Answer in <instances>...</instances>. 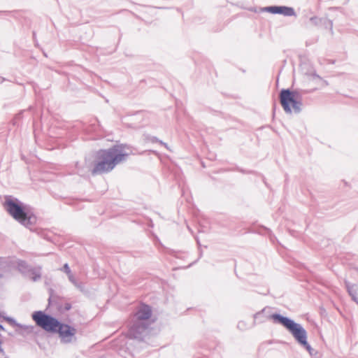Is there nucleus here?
<instances>
[{"label": "nucleus", "mask_w": 358, "mask_h": 358, "mask_svg": "<svg viewBox=\"0 0 358 358\" xmlns=\"http://www.w3.org/2000/svg\"><path fill=\"white\" fill-rule=\"evenodd\" d=\"M5 320L7 321L10 325L13 327H21V324L17 323L15 319L10 317H5Z\"/></svg>", "instance_id": "19"}, {"label": "nucleus", "mask_w": 358, "mask_h": 358, "mask_svg": "<svg viewBox=\"0 0 358 358\" xmlns=\"http://www.w3.org/2000/svg\"><path fill=\"white\" fill-rule=\"evenodd\" d=\"M1 277H2V275H1V274H0V278H1Z\"/></svg>", "instance_id": "34"}, {"label": "nucleus", "mask_w": 358, "mask_h": 358, "mask_svg": "<svg viewBox=\"0 0 358 358\" xmlns=\"http://www.w3.org/2000/svg\"><path fill=\"white\" fill-rule=\"evenodd\" d=\"M345 288L347 289L348 293L350 296L352 300L355 301L358 305V288L356 284H352L348 282V280L344 281Z\"/></svg>", "instance_id": "9"}, {"label": "nucleus", "mask_w": 358, "mask_h": 358, "mask_svg": "<svg viewBox=\"0 0 358 358\" xmlns=\"http://www.w3.org/2000/svg\"><path fill=\"white\" fill-rule=\"evenodd\" d=\"M268 317L272 319L273 323L284 327L301 346L308 345L307 332L300 324L295 322L291 318L283 316L280 313L269 315Z\"/></svg>", "instance_id": "4"}, {"label": "nucleus", "mask_w": 358, "mask_h": 358, "mask_svg": "<svg viewBox=\"0 0 358 358\" xmlns=\"http://www.w3.org/2000/svg\"><path fill=\"white\" fill-rule=\"evenodd\" d=\"M301 347L304 348L310 354V356H315L317 354V351L313 348L308 343V345H302Z\"/></svg>", "instance_id": "21"}, {"label": "nucleus", "mask_w": 358, "mask_h": 358, "mask_svg": "<svg viewBox=\"0 0 358 358\" xmlns=\"http://www.w3.org/2000/svg\"><path fill=\"white\" fill-rule=\"evenodd\" d=\"M71 307H72V306H71V303H66L64 304V310H65V311H69V310H71Z\"/></svg>", "instance_id": "26"}, {"label": "nucleus", "mask_w": 358, "mask_h": 358, "mask_svg": "<svg viewBox=\"0 0 358 358\" xmlns=\"http://www.w3.org/2000/svg\"><path fill=\"white\" fill-rule=\"evenodd\" d=\"M31 317L36 325L45 331L58 334L61 341L64 343H71L76 338V329L61 322L51 315L38 310L32 313Z\"/></svg>", "instance_id": "1"}, {"label": "nucleus", "mask_w": 358, "mask_h": 358, "mask_svg": "<svg viewBox=\"0 0 358 358\" xmlns=\"http://www.w3.org/2000/svg\"><path fill=\"white\" fill-rule=\"evenodd\" d=\"M355 271H356V272L357 273V274H358V268H355Z\"/></svg>", "instance_id": "31"}, {"label": "nucleus", "mask_w": 358, "mask_h": 358, "mask_svg": "<svg viewBox=\"0 0 358 358\" xmlns=\"http://www.w3.org/2000/svg\"><path fill=\"white\" fill-rule=\"evenodd\" d=\"M68 278L69 280V281L75 286L77 288L80 289H82V285L78 283L77 282V280H76L75 277L73 276V274H71L68 276Z\"/></svg>", "instance_id": "17"}, {"label": "nucleus", "mask_w": 358, "mask_h": 358, "mask_svg": "<svg viewBox=\"0 0 358 358\" xmlns=\"http://www.w3.org/2000/svg\"><path fill=\"white\" fill-rule=\"evenodd\" d=\"M238 329H239L241 331H244L247 329V324L244 321H240L238 322L237 324Z\"/></svg>", "instance_id": "23"}, {"label": "nucleus", "mask_w": 358, "mask_h": 358, "mask_svg": "<svg viewBox=\"0 0 358 358\" xmlns=\"http://www.w3.org/2000/svg\"><path fill=\"white\" fill-rule=\"evenodd\" d=\"M326 29H329L331 34H333V21L328 18H323L322 24Z\"/></svg>", "instance_id": "14"}, {"label": "nucleus", "mask_w": 358, "mask_h": 358, "mask_svg": "<svg viewBox=\"0 0 358 358\" xmlns=\"http://www.w3.org/2000/svg\"><path fill=\"white\" fill-rule=\"evenodd\" d=\"M238 171L243 173H248L249 172L248 171H245V170L243 169H238Z\"/></svg>", "instance_id": "28"}, {"label": "nucleus", "mask_w": 358, "mask_h": 358, "mask_svg": "<svg viewBox=\"0 0 358 358\" xmlns=\"http://www.w3.org/2000/svg\"><path fill=\"white\" fill-rule=\"evenodd\" d=\"M151 315V307L148 305L143 304L135 314V321L142 322L143 323H148V320L150 318Z\"/></svg>", "instance_id": "8"}, {"label": "nucleus", "mask_w": 358, "mask_h": 358, "mask_svg": "<svg viewBox=\"0 0 358 358\" xmlns=\"http://www.w3.org/2000/svg\"><path fill=\"white\" fill-rule=\"evenodd\" d=\"M145 139L148 141H150L151 143H159L160 145H164L167 150H170L169 147L168 146L167 143L163 142L162 141L159 140V138H157L155 136H150V135H147L145 136Z\"/></svg>", "instance_id": "12"}, {"label": "nucleus", "mask_w": 358, "mask_h": 358, "mask_svg": "<svg viewBox=\"0 0 358 358\" xmlns=\"http://www.w3.org/2000/svg\"><path fill=\"white\" fill-rule=\"evenodd\" d=\"M149 325V323L134 321L129 329V336L131 338L142 341L148 332Z\"/></svg>", "instance_id": "7"}, {"label": "nucleus", "mask_w": 358, "mask_h": 358, "mask_svg": "<svg viewBox=\"0 0 358 358\" xmlns=\"http://www.w3.org/2000/svg\"><path fill=\"white\" fill-rule=\"evenodd\" d=\"M187 228H188L189 231L191 233H192V229H191L189 227H187Z\"/></svg>", "instance_id": "32"}, {"label": "nucleus", "mask_w": 358, "mask_h": 358, "mask_svg": "<svg viewBox=\"0 0 358 358\" xmlns=\"http://www.w3.org/2000/svg\"><path fill=\"white\" fill-rule=\"evenodd\" d=\"M3 207L13 219L27 227L36 222L32 208L13 196H5Z\"/></svg>", "instance_id": "3"}, {"label": "nucleus", "mask_w": 358, "mask_h": 358, "mask_svg": "<svg viewBox=\"0 0 358 358\" xmlns=\"http://www.w3.org/2000/svg\"><path fill=\"white\" fill-rule=\"evenodd\" d=\"M279 14L284 16H296V13L292 7L280 6Z\"/></svg>", "instance_id": "10"}, {"label": "nucleus", "mask_w": 358, "mask_h": 358, "mask_svg": "<svg viewBox=\"0 0 358 358\" xmlns=\"http://www.w3.org/2000/svg\"><path fill=\"white\" fill-rule=\"evenodd\" d=\"M312 76H313V79L317 78V79L322 80L324 85H328V84H329L327 80H322V78L317 73H313Z\"/></svg>", "instance_id": "24"}, {"label": "nucleus", "mask_w": 358, "mask_h": 358, "mask_svg": "<svg viewBox=\"0 0 358 358\" xmlns=\"http://www.w3.org/2000/svg\"><path fill=\"white\" fill-rule=\"evenodd\" d=\"M60 297L55 294L53 289L50 288L49 289V298H48V303L50 304L51 303H57V300H59Z\"/></svg>", "instance_id": "13"}, {"label": "nucleus", "mask_w": 358, "mask_h": 358, "mask_svg": "<svg viewBox=\"0 0 358 358\" xmlns=\"http://www.w3.org/2000/svg\"><path fill=\"white\" fill-rule=\"evenodd\" d=\"M22 111L18 113L15 115L13 120H12V123L14 126L18 125V122L22 118Z\"/></svg>", "instance_id": "18"}, {"label": "nucleus", "mask_w": 358, "mask_h": 358, "mask_svg": "<svg viewBox=\"0 0 358 358\" xmlns=\"http://www.w3.org/2000/svg\"><path fill=\"white\" fill-rule=\"evenodd\" d=\"M128 154L123 150L122 145H114L108 149H101L96 155L92 175H101L110 172L120 163L126 160Z\"/></svg>", "instance_id": "2"}, {"label": "nucleus", "mask_w": 358, "mask_h": 358, "mask_svg": "<svg viewBox=\"0 0 358 358\" xmlns=\"http://www.w3.org/2000/svg\"><path fill=\"white\" fill-rule=\"evenodd\" d=\"M266 10L273 14H279L280 6H268Z\"/></svg>", "instance_id": "16"}, {"label": "nucleus", "mask_w": 358, "mask_h": 358, "mask_svg": "<svg viewBox=\"0 0 358 358\" xmlns=\"http://www.w3.org/2000/svg\"><path fill=\"white\" fill-rule=\"evenodd\" d=\"M16 269L23 277L29 278L33 282H37L41 279L42 267L41 266L34 267L26 261L18 259L16 262Z\"/></svg>", "instance_id": "6"}, {"label": "nucleus", "mask_w": 358, "mask_h": 358, "mask_svg": "<svg viewBox=\"0 0 358 358\" xmlns=\"http://www.w3.org/2000/svg\"><path fill=\"white\" fill-rule=\"evenodd\" d=\"M0 330H4V327L0 324Z\"/></svg>", "instance_id": "30"}, {"label": "nucleus", "mask_w": 358, "mask_h": 358, "mask_svg": "<svg viewBox=\"0 0 358 358\" xmlns=\"http://www.w3.org/2000/svg\"><path fill=\"white\" fill-rule=\"evenodd\" d=\"M21 331L20 334H23L24 333L29 334L32 333L34 327L33 326L23 325L21 324V327H18Z\"/></svg>", "instance_id": "15"}, {"label": "nucleus", "mask_w": 358, "mask_h": 358, "mask_svg": "<svg viewBox=\"0 0 358 358\" xmlns=\"http://www.w3.org/2000/svg\"><path fill=\"white\" fill-rule=\"evenodd\" d=\"M195 239H196V242H197V244H198L199 245H200V242H199V240L198 237H195Z\"/></svg>", "instance_id": "29"}, {"label": "nucleus", "mask_w": 358, "mask_h": 358, "mask_svg": "<svg viewBox=\"0 0 358 358\" xmlns=\"http://www.w3.org/2000/svg\"><path fill=\"white\" fill-rule=\"evenodd\" d=\"M5 80H6V78H4L3 77L0 76V83H2Z\"/></svg>", "instance_id": "27"}, {"label": "nucleus", "mask_w": 358, "mask_h": 358, "mask_svg": "<svg viewBox=\"0 0 358 358\" xmlns=\"http://www.w3.org/2000/svg\"><path fill=\"white\" fill-rule=\"evenodd\" d=\"M279 99L286 113H292V107L295 113H299L301 111L302 102L299 100L298 92L289 89H282L280 92Z\"/></svg>", "instance_id": "5"}, {"label": "nucleus", "mask_w": 358, "mask_h": 358, "mask_svg": "<svg viewBox=\"0 0 358 358\" xmlns=\"http://www.w3.org/2000/svg\"><path fill=\"white\" fill-rule=\"evenodd\" d=\"M266 308H268V309L267 310V311H266V313H264L263 314V315L264 316L265 320H271V318H269V317H268V315H273V313L271 314V313H270V309H271V308H270L269 307H266Z\"/></svg>", "instance_id": "25"}, {"label": "nucleus", "mask_w": 358, "mask_h": 358, "mask_svg": "<svg viewBox=\"0 0 358 358\" xmlns=\"http://www.w3.org/2000/svg\"><path fill=\"white\" fill-rule=\"evenodd\" d=\"M203 231V230L199 229V232Z\"/></svg>", "instance_id": "33"}, {"label": "nucleus", "mask_w": 358, "mask_h": 358, "mask_svg": "<svg viewBox=\"0 0 358 358\" xmlns=\"http://www.w3.org/2000/svg\"><path fill=\"white\" fill-rule=\"evenodd\" d=\"M61 271H62L63 272L66 273L68 276L69 275L72 274L71 273V271L70 267H69L68 264H65L63 266V267L61 268Z\"/></svg>", "instance_id": "22"}, {"label": "nucleus", "mask_w": 358, "mask_h": 358, "mask_svg": "<svg viewBox=\"0 0 358 358\" xmlns=\"http://www.w3.org/2000/svg\"><path fill=\"white\" fill-rule=\"evenodd\" d=\"M268 309V308H264L262 310L254 314V315H253L254 320H255L254 324H255L256 321H258L259 323H262V322H265V318H264V316L263 315V314L264 313H266Z\"/></svg>", "instance_id": "11"}, {"label": "nucleus", "mask_w": 358, "mask_h": 358, "mask_svg": "<svg viewBox=\"0 0 358 358\" xmlns=\"http://www.w3.org/2000/svg\"><path fill=\"white\" fill-rule=\"evenodd\" d=\"M310 21L315 25L317 26L322 24L323 18H320L316 16L311 17Z\"/></svg>", "instance_id": "20"}]
</instances>
